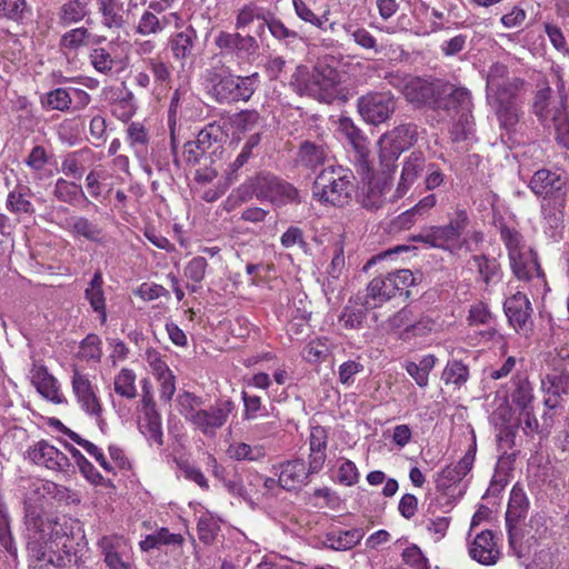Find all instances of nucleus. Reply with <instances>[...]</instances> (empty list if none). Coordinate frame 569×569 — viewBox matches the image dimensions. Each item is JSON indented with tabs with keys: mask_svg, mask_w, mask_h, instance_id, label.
I'll list each match as a JSON object with an SVG mask.
<instances>
[{
	"mask_svg": "<svg viewBox=\"0 0 569 569\" xmlns=\"http://www.w3.org/2000/svg\"><path fill=\"white\" fill-rule=\"evenodd\" d=\"M102 24L109 29H121L127 23L129 3L123 0H98Z\"/></svg>",
	"mask_w": 569,
	"mask_h": 569,
	"instance_id": "obj_36",
	"label": "nucleus"
},
{
	"mask_svg": "<svg viewBox=\"0 0 569 569\" xmlns=\"http://www.w3.org/2000/svg\"><path fill=\"white\" fill-rule=\"evenodd\" d=\"M136 375L132 370L123 368L114 378V391L117 395L133 399L137 397Z\"/></svg>",
	"mask_w": 569,
	"mask_h": 569,
	"instance_id": "obj_55",
	"label": "nucleus"
},
{
	"mask_svg": "<svg viewBox=\"0 0 569 569\" xmlns=\"http://www.w3.org/2000/svg\"><path fill=\"white\" fill-rule=\"evenodd\" d=\"M529 507L528 498L525 491L515 486L510 493L508 509L506 512V526L508 542L511 549L516 550V543L521 538L518 533L517 523L527 516Z\"/></svg>",
	"mask_w": 569,
	"mask_h": 569,
	"instance_id": "obj_18",
	"label": "nucleus"
},
{
	"mask_svg": "<svg viewBox=\"0 0 569 569\" xmlns=\"http://www.w3.org/2000/svg\"><path fill=\"white\" fill-rule=\"evenodd\" d=\"M179 412L183 416L187 422H191V416H194L203 405L202 398L192 392L183 391L177 398Z\"/></svg>",
	"mask_w": 569,
	"mask_h": 569,
	"instance_id": "obj_57",
	"label": "nucleus"
},
{
	"mask_svg": "<svg viewBox=\"0 0 569 569\" xmlns=\"http://www.w3.org/2000/svg\"><path fill=\"white\" fill-rule=\"evenodd\" d=\"M89 59L94 70L102 74H108L114 67V60L104 48L92 49Z\"/></svg>",
	"mask_w": 569,
	"mask_h": 569,
	"instance_id": "obj_64",
	"label": "nucleus"
},
{
	"mask_svg": "<svg viewBox=\"0 0 569 569\" xmlns=\"http://www.w3.org/2000/svg\"><path fill=\"white\" fill-rule=\"evenodd\" d=\"M147 69L152 73L158 84H168L171 80V67L160 58H148L144 61Z\"/></svg>",
	"mask_w": 569,
	"mask_h": 569,
	"instance_id": "obj_60",
	"label": "nucleus"
},
{
	"mask_svg": "<svg viewBox=\"0 0 569 569\" xmlns=\"http://www.w3.org/2000/svg\"><path fill=\"white\" fill-rule=\"evenodd\" d=\"M437 358L433 355L425 356L419 363L408 361L406 370L420 388H425L429 382V373L435 368Z\"/></svg>",
	"mask_w": 569,
	"mask_h": 569,
	"instance_id": "obj_46",
	"label": "nucleus"
},
{
	"mask_svg": "<svg viewBox=\"0 0 569 569\" xmlns=\"http://www.w3.org/2000/svg\"><path fill=\"white\" fill-rule=\"evenodd\" d=\"M477 445L473 438L472 443L463 457L455 466H448L441 470L437 478V487L446 489L453 483L460 482L472 469L476 458Z\"/></svg>",
	"mask_w": 569,
	"mask_h": 569,
	"instance_id": "obj_26",
	"label": "nucleus"
},
{
	"mask_svg": "<svg viewBox=\"0 0 569 569\" xmlns=\"http://www.w3.org/2000/svg\"><path fill=\"white\" fill-rule=\"evenodd\" d=\"M214 46L221 53L237 57H251L258 53L260 46L257 37L221 30L214 37Z\"/></svg>",
	"mask_w": 569,
	"mask_h": 569,
	"instance_id": "obj_16",
	"label": "nucleus"
},
{
	"mask_svg": "<svg viewBox=\"0 0 569 569\" xmlns=\"http://www.w3.org/2000/svg\"><path fill=\"white\" fill-rule=\"evenodd\" d=\"M329 157V149L321 140L306 139L300 142L295 161L298 167L315 171L323 166Z\"/></svg>",
	"mask_w": 569,
	"mask_h": 569,
	"instance_id": "obj_25",
	"label": "nucleus"
},
{
	"mask_svg": "<svg viewBox=\"0 0 569 569\" xmlns=\"http://www.w3.org/2000/svg\"><path fill=\"white\" fill-rule=\"evenodd\" d=\"M472 106L471 92L467 88L442 81L433 110L453 117L465 110H472Z\"/></svg>",
	"mask_w": 569,
	"mask_h": 569,
	"instance_id": "obj_15",
	"label": "nucleus"
},
{
	"mask_svg": "<svg viewBox=\"0 0 569 569\" xmlns=\"http://www.w3.org/2000/svg\"><path fill=\"white\" fill-rule=\"evenodd\" d=\"M469 379V367L461 360H450L447 362L442 373L441 380L446 385H453L456 388H461Z\"/></svg>",
	"mask_w": 569,
	"mask_h": 569,
	"instance_id": "obj_50",
	"label": "nucleus"
},
{
	"mask_svg": "<svg viewBox=\"0 0 569 569\" xmlns=\"http://www.w3.org/2000/svg\"><path fill=\"white\" fill-rule=\"evenodd\" d=\"M362 538L363 531L361 529L336 530L326 535L323 543L327 548L345 551L352 549Z\"/></svg>",
	"mask_w": 569,
	"mask_h": 569,
	"instance_id": "obj_40",
	"label": "nucleus"
},
{
	"mask_svg": "<svg viewBox=\"0 0 569 569\" xmlns=\"http://www.w3.org/2000/svg\"><path fill=\"white\" fill-rule=\"evenodd\" d=\"M280 468L278 483L284 490L291 491L308 482L310 472L303 459L288 460Z\"/></svg>",
	"mask_w": 569,
	"mask_h": 569,
	"instance_id": "obj_31",
	"label": "nucleus"
},
{
	"mask_svg": "<svg viewBox=\"0 0 569 569\" xmlns=\"http://www.w3.org/2000/svg\"><path fill=\"white\" fill-rule=\"evenodd\" d=\"M355 176L342 166H328L316 177L312 194L322 203L343 207L350 202Z\"/></svg>",
	"mask_w": 569,
	"mask_h": 569,
	"instance_id": "obj_4",
	"label": "nucleus"
},
{
	"mask_svg": "<svg viewBox=\"0 0 569 569\" xmlns=\"http://www.w3.org/2000/svg\"><path fill=\"white\" fill-rule=\"evenodd\" d=\"M547 127H552L556 143L566 150H569V116L566 111L549 122Z\"/></svg>",
	"mask_w": 569,
	"mask_h": 569,
	"instance_id": "obj_59",
	"label": "nucleus"
},
{
	"mask_svg": "<svg viewBox=\"0 0 569 569\" xmlns=\"http://www.w3.org/2000/svg\"><path fill=\"white\" fill-rule=\"evenodd\" d=\"M470 223L466 210H457L446 226L430 228V231L422 236V240L431 247L441 248L451 252L461 248L460 238Z\"/></svg>",
	"mask_w": 569,
	"mask_h": 569,
	"instance_id": "obj_7",
	"label": "nucleus"
},
{
	"mask_svg": "<svg viewBox=\"0 0 569 569\" xmlns=\"http://www.w3.org/2000/svg\"><path fill=\"white\" fill-rule=\"evenodd\" d=\"M30 379L43 398L54 403H62L66 401L59 391L57 379L48 372L46 366L34 362L30 370Z\"/></svg>",
	"mask_w": 569,
	"mask_h": 569,
	"instance_id": "obj_30",
	"label": "nucleus"
},
{
	"mask_svg": "<svg viewBox=\"0 0 569 569\" xmlns=\"http://www.w3.org/2000/svg\"><path fill=\"white\" fill-rule=\"evenodd\" d=\"M510 397L512 403L521 411L530 409L535 399L533 389L527 377L517 376L512 380Z\"/></svg>",
	"mask_w": 569,
	"mask_h": 569,
	"instance_id": "obj_45",
	"label": "nucleus"
},
{
	"mask_svg": "<svg viewBox=\"0 0 569 569\" xmlns=\"http://www.w3.org/2000/svg\"><path fill=\"white\" fill-rule=\"evenodd\" d=\"M139 430L150 443L153 442L159 447L163 445L161 415L157 409L150 407L148 410H144L142 421L139 423Z\"/></svg>",
	"mask_w": 569,
	"mask_h": 569,
	"instance_id": "obj_41",
	"label": "nucleus"
},
{
	"mask_svg": "<svg viewBox=\"0 0 569 569\" xmlns=\"http://www.w3.org/2000/svg\"><path fill=\"white\" fill-rule=\"evenodd\" d=\"M67 229L74 237L83 238L90 242L103 244L106 242L104 229L84 216H72L67 219Z\"/></svg>",
	"mask_w": 569,
	"mask_h": 569,
	"instance_id": "obj_32",
	"label": "nucleus"
},
{
	"mask_svg": "<svg viewBox=\"0 0 569 569\" xmlns=\"http://www.w3.org/2000/svg\"><path fill=\"white\" fill-rule=\"evenodd\" d=\"M27 455L32 462L48 469L67 471L71 466L69 458L63 452L44 440L30 448Z\"/></svg>",
	"mask_w": 569,
	"mask_h": 569,
	"instance_id": "obj_23",
	"label": "nucleus"
},
{
	"mask_svg": "<svg viewBox=\"0 0 569 569\" xmlns=\"http://www.w3.org/2000/svg\"><path fill=\"white\" fill-rule=\"evenodd\" d=\"M90 38L91 33L87 28H74L61 36L59 47L66 52H77L80 48L89 44Z\"/></svg>",
	"mask_w": 569,
	"mask_h": 569,
	"instance_id": "obj_49",
	"label": "nucleus"
},
{
	"mask_svg": "<svg viewBox=\"0 0 569 569\" xmlns=\"http://www.w3.org/2000/svg\"><path fill=\"white\" fill-rule=\"evenodd\" d=\"M103 278L100 270L96 271L84 291L86 299L96 312L101 313V322H106V299L102 290Z\"/></svg>",
	"mask_w": 569,
	"mask_h": 569,
	"instance_id": "obj_44",
	"label": "nucleus"
},
{
	"mask_svg": "<svg viewBox=\"0 0 569 569\" xmlns=\"http://www.w3.org/2000/svg\"><path fill=\"white\" fill-rule=\"evenodd\" d=\"M525 79L511 77L507 82L487 90L488 103L517 104L516 100L525 89Z\"/></svg>",
	"mask_w": 569,
	"mask_h": 569,
	"instance_id": "obj_37",
	"label": "nucleus"
},
{
	"mask_svg": "<svg viewBox=\"0 0 569 569\" xmlns=\"http://www.w3.org/2000/svg\"><path fill=\"white\" fill-rule=\"evenodd\" d=\"M468 552L472 560L483 566H493L501 557L496 536L489 529L475 536L469 543Z\"/></svg>",
	"mask_w": 569,
	"mask_h": 569,
	"instance_id": "obj_19",
	"label": "nucleus"
},
{
	"mask_svg": "<svg viewBox=\"0 0 569 569\" xmlns=\"http://www.w3.org/2000/svg\"><path fill=\"white\" fill-rule=\"evenodd\" d=\"M31 196L32 191L28 186L18 183L7 196V210L13 214H33L36 208L30 200Z\"/></svg>",
	"mask_w": 569,
	"mask_h": 569,
	"instance_id": "obj_39",
	"label": "nucleus"
},
{
	"mask_svg": "<svg viewBox=\"0 0 569 569\" xmlns=\"http://www.w3.org/2000/svg\"><path fill=\"white\" fill-rule=\"evenodd\" d=\"M27 551L30 569H66L72 561L69 551L54 550L57 540L72 535L67 521L41 515L36 508L26 507Z\"/></svg>",
	"mask_w": 569,
	"mask_h": 569,
	"instance_id": "obj_1",
	"label": "nucleus"
},
{
	"mask_svg": "<svg viewBox=\"0 0 569 569\" xmlns=\"http://www.w3.org/2000/svg\"><path fill=\"white\" fill-rule=\"evenodd\" d=\"M389 83L399 88L406 100L417 107H429L433 110V106L439 94L441 80H430L420 77H402L397 73H390L386 77Z\"/></svg>",
	"mask_w": 569,
	"mask_h": 569,
	"instance_id": "obj_6",
	"label": "nucleus"
},
{
	"mask_svg": "<svg viewBox=\"0 0 569 569\" xmlns=\"http://www.w3.org/2000/svg\"><path fill=\"white\" fill-rule=\"evenodd\" d=\"M236 405L231 399L218 400L208 409H200L191 416V425L204 436L214 437L217 430L222 428L229 416L234 411Z\"/></svg>",
	"mask_w": 569,
	"mask_h": 569,
	"instance_id": "obj_13",
	"label": "nucleus"
},
{
	"mask_svg": "<svg viewBox=\"0 0 569 569\" xmlns=\"http://www.w3.org/2000/svg\"><path fill=\"white\" fill-rule=\"evenodd\" d=\"M545 407H560L562 396L569 392V372L555 368L541 379Z\"/></svg>",
	"mask_w": 569,
	"mask_h": 569,
	"instance_id": "obj_22",
	"label": "nucleus"
},
{
	"mask_svg": "<svg viewBox=\"0 0 569 569\" xmlns=\"http://www.w3.org/2000/svg\"><path fill=\"white\" fill-rule=\"evenodd\" d=\"M98 546L109 569H134L133 561L127 551V543L122 538L104 536L99 540Z\"/></svg>",
	"mask_w": 569,
	"mask_h": 569,
	"instance_id": "obj_20",
	"label": "nucleus"
},
{
	"mask_svg": "<svg viewBox=\"0 0 569 569\" xmlns=\"http://www.w3.org/2000/svg\"><path fill=\"white\" fill-rule=\"evenodd\" d=\"M531 108L539 122L546 127L567 111V94L562 93L558 99L553 98L550 83L547 79H541L537 82Z\"/></svg>",
	"mask_w": 569,
	"mask_h": 569,
	"instance_id": "obj_11",
	"label": "nucleus"
},
{
	"mask_svg": "<svg viewBox=\"0 0 569 569\" xmlns=\"http://www.w3.org/2000/svg\"><path fill=\"white\" fill-rule=\"evenodd\" d=\"M251 186H254L256 197L260 200L287 202L298 198L297 188L270 172L251 177Z\"/></svg>",
	"mask_w": 569,
	"mask_h": 569,
	"instance_id": "obj_12",
	"label": "nucleus"
},
{
	"mask_svg": "<svg viewBox=\"0 0 569 569\" xmlns=\"http://www.w3.org/2000/svg\"><path fill=\"white\" fill-rule=\"evenodd\" d=\"M429 162L421 151H412L403 161L400 179L395 191V199L407 194L415 182L426 173Z\"/></svg>",
	"mask_w": 569,
	"mask_h": 569,
	"instance_id": "obj_21",
	"label": "nucleus"
},
{
	"mask_svg": "<svg viewBox=\"0 0 569 569\" xmlns=\"http://www.w3.org/2000/svg\"><path fill=\"white\" fill-rule=\"evenodd\" d=\"M167 42L171 57L183 69L194 63L201 52V43L198 31L191 24H183V20Z\"/></svg>",
	"mask_w": 569,
	"mask_h": 569,
	"instance_id": "obj_9",
	"label": "nucleus"
},
{
	"mask_svg": "<svg viewBox=\"0 0 569 569\" xmlns=\"http://www.w3.org/2000/svg\"><path fill=\"white\" fill-rule=\"evenodd\" d=\"M128 139L134 148L136 154L141 157L146 153L148 143V133L146 128L139 122H132L127 129Z\"/></svg>",
	"mask_w": 569,
	"mask_h": 569,
	"instance_id": "obj_58",
	"label": "nucleus"
},
{
	"mask_svg": "<svg viewBox=\"0 0 569 569\" xmlns=\"http://www.w3.org/2000/svg\"><path fill=\"white\" fill-rule=\"evenodd\" d=\"M71 382L73 392L81 405V408L89 415L96 417L100 416L101 406L88 377L74 368Z\"/></svg>",
	"mask_w": 569,
	"mask_h": 569,
	"instance_id": "obj_29",
	"label": "nucleus"
},
{
	"mask_svg": "<svg viewBox=\"0 0 569 569\" xmlns=\"http://www.w3.org/2000/svg\"><path fill=\"white\" fill-rule=\"evenodd\" d=\"M224 131L220 123L213 121L199 131L196 140L183 146V156L188 166L196 167L213 162V156L221 148Z\"/></svg>",
	"mask_w": 569,
	"mask_h": 569,
	"instance_id": "obj_5",
	"label": "nucleus"
},
{
	"mask_svg": "<svg viewBox=\"0 0 569 569\" xmlns=\"http://www.w3.org/2000/svg\"><path fill=\"white\" fill-rule=\"evenodd\" d=\"M450 130V137L453 142L466 141L473 133V116L471 110H465L457 114Z\"/></svg>",
	"mask_w": 569,
	"mask_h": 569,
	"instance_id": "obj_53",
	"label": "nucleus"
},
{
	"mask_svg": "<svg viewBox=\"0 0 569 569\" xmlns=\"http://www.w3.org/2000/svg\"><path fill=\"white\" fill-rule=\"evenodd\" d=\"M260 113L254 109H246L236 113L232 119L234 128L241 132L253 130L260 122Z\"/></svg>",
	"mask_w": 569,
	"mask_h": 569,
	"instance_id": "obj_63",
	"label": "nucleus"
},
{
	"mask_svg": "<svg viewBox=\"0 0 569 569\" xmlns=\"http://www.w3.org/2000/svg\"><path fill=\"white\" fill-rule=\"evenodd\" d=\"M386 277L373 278L367 286V293L362 301L366 309H376L395 297V287Z\"/></svg>",
	"mask_w": 569,
	"mask_h": 569,
	"instance_id": "obj_35",
	"label": "nucleus"
},
{
	"mask_svg": "<svg viewBox=\"0 0 569 569\" xmlns=\"http://www.w3.org/2000/svg\"><path fill=\"white\" fill-rule=\"evenodd\" d=\"M36 491L42 490L43 493L51 496L53 499L66 503H76L80 500L77 495L64 486L57 485L52 481L34 483Z\"/></svg>",
	"mask_w": 569,
	"mask_h": 569,
	"instance_id": "obj_54",
	"label": "nucleus"
},
{
	"mask_svg": "<svg viewBox=\"0 0 569 569\" xmlns=\"http://www.w3.org/2000/svg\"><path fill=\"white\" fill-rule=\"evenodd\" d=\"M260 141L261 133H253L249 136L240 153L237 156L233 162L229 164V170L227 172V179L229 180V182H233L234 180H237L238 170L241 169L252 157V150L260 143Z\"/></svg>",
	"mask_w": 569,
	"mask_h": 569,
	"instance_id": "obj_48",
	"label": "nucleus"
},
{
	"mask_svg": "<svg viewBox=\"0 0 569 569\" xmlns=\"http://www.w3.org/2000/svg\"><path fill=\"white\" fill-rule=\"evenodd\" d=\"M503 311L509 325L519 331L527 327L531 318L532 308L527 296L522 292H517L506 299Z\"/></svg>",
	"mask_w": 569,
	"mask_h": 569,
	"instance_id": "obj_28",
	"label": "nucleus"
},
{
	"mask_svg": "<svg viewBox=\"0 0 569 569\" xmlns=\"http://www.w3.org/2000/svg\"><path fill=\"white\" fill-rule=\"evenodd\" d=\"M469 264L475 267L478 273L477 280L481 281L486 288L495 286L502 279L501 264L496 258L487 254H473Z\"/></svg>",
	"mask_w": 569,
	"mask_h": 569,
	"instance_id": "obj_34",
	"label": "nucleus"
},
{
	"mask_svg": "<svg viewBox=\"0 0 569 569\" xmlns=\"http://www.w3.org/2000/svg\"><path fill=\"white\" fill-rule=\"evenodd\" d=\"M290 86L299 96L331 103L340 93L341 74L325 61H318L311 68L299 64L291 76Z\"/></svg>",
	"mask_w": 569,
	"mask_h": 569,
	"instance_id": "obj_2",
	"label": "nucleus"
},
{
	"mask_svg": "<svg viewBox=\"0 0 569 569\" xmlns=\"http://www.w3.org/2000/svg\"><path fill=\"white\" fill-rule=\"evenodd\" d=\"M500 237L508 250L509 259H515V257H518V254L521 253L522 237L516 229H511L506 224H501Z\"/></svg>",
	"mask_w": 569,
	"mask_h": 569,
	"instance_id": "obj_62",
	"label": "nucleus"
},
{
	"mask_svg": "<svg viewBox=\"0 0 569 569\" xmlns=\"http://www.w3.org/2000/svg\"><path fill=\"white\" fill-rule=\"evenodd\" d=\"M509 260L511 270L519 280L528 281L533 276L541 277L543 274L538 262V256L531 249L528 251H521L518 257Z\"/></svg>",
	"mask_w": 569,
	"mask_h": 569,
	"instance_id": "obj_38",
	"label": "nucleus"
},
{
	"mask_svg": "<svg viewBox=\"0 0 569 569\" xmlns=\"http://www.w3.org/2000/svg\"><path fill=\"white\" fill-rule=\"evenodd\" d=\"M367 310L366 308L363 310L346 306L339 316V322L349 330L361 329L367 317Z\"/></svg>",
	"mask_w": 569,
	"mask_h": 569,
	"instance_id": "obj_61",
	"label": "nucleus"
},
{
	"mask_svg": "<svg viewBox=\"0 0 569 569\" xmlns=\"http://www.w3.org/2000/svg\"><path fill=\"white\" fill-rule=\"evenodd\" d=\"M343 28L360 48L371 50L375 53H380L383 50V46L379 44L377 39L366 28L352 24H346Z\"/></svg>",
	"mask_w": 569,
	"mask_h": 569,
	"instance_id": "obj_52",
	"label": "nucleus"
},
{
	"mask_svg": "<svg viewBox=\"0 0 569 569\" xmlns=\"http://www.w3.org/2000/svg\"><path fill=\"white\" fill-rule=\"evenodd\" d=\"M88 14V2L86 0H68L58 10V24L68 27L76 24Z\"/></svg>",
	"mask_w": 569,
	"mask_h": 569,
	"instance_id": "obj_42",
	"label": "nucleus"
},
{
	"mask_svg": "<svg viewBox=\"0 0 569 569\" xmlns=\"http://www.w3.org/2000/svg\"><path fill=\"white\" fill-rule=\"evenodd\" d=\"M498 118L500 127L506 130H511L519 121L517 104L506 103H489Z\"/></svg>",
	"mask_w": 569,
	"mask_h": 569,
	"instance_id": "obj_56",
	"label": "nucleus"
},
{
	"mask_svg": "<svg viewBox=\"0 0 569 569\" xmlns=\"http://www.w3.org/2000/svg\"><path fill=\"white\" fill-rule=\"evenodd\" d=\"M71 103L72 98L67 88H56L40 97L41 107L50 111H68Z\"/></svg>",
	"mask_w": 569,
	"mask_h": 569,
	"instance_id": "obj_47",
	"label": "nucleus"
},
{
	"mask_svg": "<svg viewBox=\"0 0 569 569\" xmlns=\"http://www.w3.org/2000/svg\"><path fill=\"white\" fill-rule=\"evenodd\" d=\"M162 6L159 2H150L148 10H146L136 26V33L143 37L161 33L169 24L179 27L182 18L177 12H171L168 16L158 17L154 12H161Z\"/></svg>",
	"mask_w": 569,
	"mask_h": 569,
	"instance_id": "obj_17",
	"label": "nucleus"
},
{
	"mask_svg": "<svg viewBox=\"0 0 569 569\" xmlns=\"http://www.w3.org/2000/svg\"><path fill=\"white\" fill-rule=\"evenodd\" d=\"M566 186L565 178L549 169H540L530 179V190L540 198L548 199L562 191Z\"/></svg>",
	"mask_w": 569,
	"mask_h": 569,
	"instance_id": "obj_27",
	"label": "nucleus"
},
{
	"mask_svg": "<svg viewBox=\"0 0 569 569\" xmlns=\"http://www.w3.org/2000/svg\"><path fill=\"white\" fill-rule=\"evenodd\" d=\"M346 270V259L343 247L338 244L335 247L333 256L327 268V277L322 282V291L330 301L331 296L339 292L341 289L340 278Z\"/></svg>",
	"mask_w": 569,
	"mask_h": 569,
	"instance_id": "obj_33",
	"label": "nucleus"
},
{
	"mask_svg": "<svg viewBox=\"0 0 569 569\" xmlns=\"http://www.w3.org/2000/svg\"><path fill=\"white\" fill-rule=\"evenodd\" d=\"M339 129L355 151L353 162L357 172L359 174H369L372 172V162L369 159V142L362 131L350 118H341L339 121Z\"/></svg>",
	"mask_w": 569,
	"mask_h": 569,
	"instance_id": "obj_14",
	"label": "nucleus"
},
{
	"mask_svg": "<svg viewBox=\"0 0 569 569\" xmlns=\"http://www.w3.org/2000/svg\"><path fill=\"white\" fill-rule=\"evenodd\" d=\"M357 108L367 123L378 126L387 122L395 113L397 100L390 91H375L361 96Z\"/></svg>",
	"mask_w": 569,
	"mask_h": 569,
	"instance_id": "obj_10",
	"label": "nucleus"
},
{
	"mask_svg": "<svg viewBox=\"0 0 569 569\" xmlns=\"http://www.w3.org/2000/svg\"><path fill=\"white\" fill-rule=\"evenodd\" d=\"M361 174L362 179L368 178L363 183L359 198L363 208L370 211L379 210L386 202V194L390 190V182L387 178Z\"/></svg>",
	"mask_w": 569,
	"mask_h": 569,
	"instance_id": "obj_24",
	"label": "nucleus"
},
{
	"mask_svg": "<svg viewBox=\"0 0 569 569\" xmlns=\"http://www.w3.org/2000/svg\"><path fill=\"white\" fill-rule=\"evenodd\" d=\"M259 82V73L234 76L228 69L209 70L206 79L208 96L219 104L247 102L253 96Z\"/></svg>",
	"mask_w": 569,
	"mask_h": 569,
	"instance_id": "obj_3",
	"label": "nucleus"
},
{
	"mask_svg": "<svg viewBox=\"0 0 569 569\" xmlns=\"http://www.w3.org/2000/svg\"><path fill=\"white\" fill-rule=\"evenodd\" d=\"M0 14L9 20L21 22L32 14L27 0H0Z\"/></svg>",
	"mask_w": 569,
	"mask_h": 569,
	"instance_id": "obj_51",
	"label": "nucleus"
},
{
	"mask_svg": "<svg viewBox=\"0 0 569 569\" xmlns=\"http://www.w3.org/2000/svg\"><path fill=\"white\" fill-rule=\"evenodd\" d=\"M417 136V126L413 123L399 124L385 133L379 141L381 164L390 171L399 156L415 143Z\"/></svg>",
	"mask_w": 569,
	"mask_h": 569,
	"instance_id": "obj_8",
	"label": "nucleus"
},
{
	"mask_svg": "<svg viewBox=\"0 0 569 569\" xmlns=\"http://www.w3.org/2000/svg\"><path fill=\"white\" fill-rule=\"evenodd\" d=\"M52 193L58 201L69 206H76L81 199H87L81 184L64 178L56 180Z\"/></svg>",
	"mask_w": 569,
	"mask_h": 569,
	"instance_id": "obj_43",
	"label": "nucleus"
}]
</instances>
